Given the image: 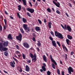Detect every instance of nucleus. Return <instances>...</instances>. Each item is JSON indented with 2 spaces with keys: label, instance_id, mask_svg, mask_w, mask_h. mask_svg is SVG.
<instances>
[{
  "label": "nucleus",
  "instance_id": "1",
  "mask_svg": "<svg viewBox=\"0 0 75 75\" xmlns=\"http://www.w3.org/2000/svg\"><path fill=\"white\" fill-rule=\"evenodd\" d=\"M55 35L56 37H57L60 39H63L64 37L61 33H58L57 31H55Z\"/></svg>",
  "mask_w": 75,
  "mask_h": 75
},
{
  "label": "nucleus",
  "instance_id": "2",
  "mask_svg": "<svg viewBox=\"0 0 75 75\" xmlns=\"http://www.w3.org/2000/svg\"><path fill=\"white\" fill-rule=\"evenodd\" d=\"M23 28H24V30H25L26 32L27 33H28L30 31V28L28 27L27 25L25 24H23Z\"/></svg>",
  "mask_w": 75,
  "mask_h": 75
},
{
  "label": "nucleus",
  "instance_id": "3",
  "mask_svg": "<svg viewBox=\"0 0 75 75\" xmlns=\"http://www.w3.org/2000/svg\"><path fill=\"white\" fill-rule=\"evenodd\" d=\"M22 37H23V35H22L20 33L18 36H16V39L19 41V42L20 43V42L21 41Z\"/></svg>",
  "mask_w": 75,
  "mask_h": 75
},
{
  "label": "nucleus",
  "instance_id": "4",
  "mask_svg": "<svg viewBox=\"0 0 75 75\" xmlns=\"http://www.w3.org/2000/svg\"><path fill=\"white\" fill-rule=\"evenodd\" d=\"M8 49L6 47H4L2 45H0V50L1 51H7Z\"/></svg>",
  "mask_w": 75,
  "mask_h": 75
},
{
  "label": "nucleus",
  "instance_id": "5",
  "mask_svg": "<svg viewBox=\"0 0 75 75\" xmlns=\"http://www.w3.org/2000/svg\"><path fill=\"white\" fill-rule=\"evenodd\" d=\"M50 58L51 61L54 64V65H57V63H56L55 61V60H54V59H53L52 56L51 54L50 55Z\"/></svg>",
  "mask_w": 75,
  "mask_h": 75
},
{
  "label": "nucleus",
  "instance_id": "6",
  "mask_svg": "<svg viewBox=\"0 0 75 75\" xmlns=\"http://www.w3.org/2000/svg\"><path fill=\"white\" fill-rule=\"evenodd\" d=\"M68 69L69 71V73L70 74H71V72H74V70H73V69L72 68H71V67H69V68H68Z\"/></svg>",
  "mask_w": 75,
  "mask_h": 75
},
{
  "label": "nucleus",
  "instance_id": "7",
  "mask_svg": "<svg viewBox=\"0 0 75 75\" xmlns=\"http://www.w3.org/2000/svg\"><path fill=\"white\" fill-rule=\"evenodd\" d=\"M26 10H27V11H30V13H33L34 12V9L32 8H26Z\"/></svg>",
  "mask_w": 75,
  "mask_h": 75
},
{
  "label": "nucleus",
  "instance_id": "8",
  "mask_svg": "<svg viewBox=\"0 0 75 75\" xmlns=\"http://www.w3.org/2000/svg\"><path fill=\"white\" fill-rule=\"evenodd\" d=\"M23 46L25 47V48H30V45L28 44V43L25 42L23 43Z\"/></svg>",
  "mask_w": 75,
  "mask_h": 75
},
{
  "label": "nucleus",
  "instance_id": "9",
  "mask_svg": "<svg viewBox=\"0 0 75 75\" xmlns=\"http://www.w3.org/2000/svg\"><path fill=\"white\" fill-rule=\"evenodd\" d=\"M29 55L31 58H37V56L35 53L34 55L32 53H30Z\"/></svg>",
  "mask_w": 75,
  "mask_h": 75
},
{
  "label": "nucleus",
  "instance_id": "10",
  "mask_svg": "<svg viewBox=\"0 0 75 75\" xmlns=\"http://www.w3.org/2000/svg\"><path fill=\"white\" fill-rule=\"evenodd\" d=\"M16 65V63H15V62L14 61H13V62H10V64L11 65V67H12V68H14L15 67V66L14 65Z\"/></svg>",
  "mask_w": 75,
  "mask_h": 75
},
{
  "label": "nucleus",
  "instance_id": "11",
  "mask_svg": "<svg viewBox=\"0 0 75 75\" xmlns=\"http://www.w3.org/2000/svg\"><path fill=\"white\" fill-rule=\"evenodd\" d=\"M53 3L55 4L57 7H59V6H60V4L58 2L57 4L54 1H53Z\"/></svg>",
  "mask_w": 75,
  "mask_h": 75
},
{
  "label": "nucleus",
  "instance_id": "12",
  "mask_svg": "<svg viewBox=\"0 0 75 75\" xmlns=\"http://www.w3.org/2000/svg\"><path fill=\"white\" fill-rule=\"evenodd\" d=\"M52 45L54 47H57V43L55 40H53L52 42Z\"/></svg>",
  "mask_w": 75,
  "mask_h": 75
},
{
  "label": "nucleus",
  "instance_id": "13",
  "mask_svg": "<svg viewBox=\"0 0 75 75\" xmlns=\"http://www.w3.org/2000/svg\"><path fill=\"white\" fill-rule=\"evenodd\" d=\"M42 58L43 61H44L46 62H47V58L45 56V55H44L43 56H42Z\"/></svg>",
  "mask_w": 75,
  "mask_h": 75
},
{
  "label": "nucleus",
  "instance_id": "14",
  "mask_svg": "<svg viewBox=\"0 0 75 75\" xmlns=\"http://www.w3.org/2000/svg\"><path fill=\"white\" fill-rule=\"evenodd\" d=\"M67 29L69 32H71V30H72V29H71V27L69 26V25H67Z\"/></svg>",
  "mask_w": 75,
  "mask_h": 75
},
{
  "label": "nucleus",
  "instance_id": "15",
  "mask_svg": "<svg viewBox=\"0 0 75 75\" xmlns=\"http://www.w3.org/2000/svg\"><path fill=\"white\" fill-rule=\"evenodd\" d=\"M8 42L7 41L6 42H5L4 43H3V45H4V47H7L8 46Z\"/></svg>",
  "mask_w": 75,
  "mask_h": 75
},
{
  "label": "nucleus",
  "instance_id": "16",
  "mask_svg": "<svg viewBox=\"0 0 75 75\" xmlns=\"http://www.w3.org/2000/svg\"><path fill=\"white\" fill-rule=\"evenodd\" d=\"M25 70L27 72H29L30 71V68L27 65L26 66Z\"/></svg>",
  "mask_w": 75,
  "mask_h": 75
},
{
  "label": "nucleus",
  "instance_id": "17",
  "mask_svg": "<svg viewBox=\"0 0 75 75\" xmlns=\"http://www.w3.org/2000/svg\"><path fill=\"white\" fill-rule=\"evenodd\" d=\"M8 38L9 40H13V38H12V36L11 35V34H9L8 36Z\"/></svg>",
  "mask_w": 75,
  "mask_h": 75
},
{
  "label": "nucleus",
  "instance_id": "18",
  "mask_svg": "<svg viewBox=\"0 0 75 75\" xmlns=\"http://www.w3.org/2000/svg\"><path fill=\"white\" fill-rule=\"evenodd\" d=\"M51 25H52V23L48 22V27L49 28H51Z\"/></svg>",
  "mask_w": 75,
  "mask_h": 75
},
{
  "label": "nucleus",
  "instance_id": "19",
  "mask_svg": "<svg viewBox=\"0 0 75 75\" xmlns=\"http://www.w3.org/2000/svg\"><path fill=\"white\" fill-rule=\"evenodd\" d=\"M23 2V4L24 6H27V3H26V0H22Z\"/></svg>",
  "mask_w": 75,
  "mask_h": 75
},
{
  "label": "nucleus",
  "instance_id": "20",
  "mask_svg": "<svg viewBox=\"0 0 75 75\" xmlns=\"http://www.w3.org/2000/svg\"><path fill=\"white\" fill-rule=\"evenodd\" d=\"M67 38L68 39H69V40H72V37L69 35H67Z\"/></svg>",
  "mask_w": 75,
  "mask_h": 75
},
{
  "label": "nucleus",
  "instance_id": "21",
  "mask_svg": "<svg viewBox=\"0 0 75 75\" xmlns=\"http://www.w3.org/2000/svg\"><path fill=\"white\" fill-rule=\"evenodd\" d=\"M66 41L67 42V45H69V42H70V40L68 39H67L66 40Z\"/></svg>",
  "mask_w": 75,
  "mask_h": 75
},
{
  "label": "nucleus",
  "instance_id": "22",
  "mask_svg": "<svg viewBox=\"0 0 75 75\" xmlns=\"http://www.w3.org/2000/svg\"><path fill=\"white\" fill-rule=\"evenodd\" d=\"M35 30L36 31H40V27H36L35 28Z\"/></svg>",
  "mask_w": 75,
  "mask_h": 75
},
{
  "label": "nucleus",
  "instance_id": "23",
  "mask_svg": "<svg viewBox=\"0 0 75 75\" xmlns=\"http://www.w3.org/2000/svg\"><path fill=\"white\" fill-rule=\"evenodd\" d=\"M38 42L37 44V45L38 47H40V46H41V43H40V42L39 41H38Z\"/></svg>",
  "mask_w": 75,
  "mask_h": 75
},
{
  "label": "nucleus",
  "instance_id": "24",
  "mask_svg": "<svg viewBox=\"0 0 75 75\" xmlns=\"http://www.w3.org/2000/svg\"><path fill=\"white\" fill-rule=\"evenodd\" d=\"M36 61H37V58L35 57L32 59V61L33 62H35Z\"/></svg>",
  "mask_w": 75,
  "mask_h": 75
},
{
  "label": "nucleus",
  "instance_id": "25",
  "mask_svg": "<svg viewBox=\"0 0 75 75\" xmlns=\"http://www.w3.org/2000/svg\"><path fill=\"white\" fill-rule=\"evenodd\" d=\"M18 10H19V11H20V10H21V5H19L18 6Z\"/></svg>",
  "mask_w": 75,
  "mask_h": 75
},
{
  "label": "nucleus",
  "instance_id": "26",
  "mask_svg": "<svg viewBox=\"0 0 75 75\" xmlns=\"http://www.w3.org/2000/svg\"><path fill=\"white\" fill-rule=\"evenodd\" d=\"M20 31L21 32V33H22V34H24V30H23V29L22 28H20Z\"/></svg>",
  "mask_w": 75,
  "mask_h": 75
},
{
  "label": "nucleus",
  "instance_id": "27",
  "mask_svg": "<svg viewBox=\"0 0 75 75\" xmlns=\"http://www.w3.org/2000/svg\"><path fill=\"white\" fill-rule=\"evenodd\" d=\"M57 72L58 75H60V70L58 69H57Z\"/></svg>",
  "mask_w": 75,
  "mask_h": 75
},
{
  "label": "nucleus",
  "instance_id": "28",
  "mask_svg": "<svg viewBox=\"0 0 75 75\" xmlns=\"http://www.w3.org/2000/svg\"><path fill=\"white\" fill-rule=\"evenodd\" d=\"M23 20L24 23H26V22H27V20L24 18H23Z\"/></svg>",
  "mask_w": 75,
  "mask_h": 75
},
{
  "label": "nucleus",
  "instance_id": "29",
  "mask_svg": "<svg viewBox=\"0 0 75 75\" xmlns=\"http://www.w3.org/2000/svg\"><path fill=\"white\" fill-rule=\"evenodd\" d=\"M42 68L44 71H46V68H45V67H42Z\"/></svg>",
  "mask_w": 75,
  "mask_h": 75
},
{
  "label": "nucleus",
  "instance_id": "30",
  "mask_svg": "<svg viewBox=\"0 0 75 75\" xmlns=\"http://www.w3.org/2000/svg\"><path fill=\"white\" fill-rule=\"evenodd\" d=\"M52 67L53 69H55V66L54 64H52Z\"/></svg>",
  "mask_w": 75,
  "mask_h": 75
},
{
  "label": "nucleus",
  "instance_id": "31",
  "mask_svg": "<svg viewBox=\"0 0 75 75\" xmlns=\"http://www.w3.org/2000/svg\"><path fill=\"white\" fill-rule=\"evenodd\" d=\"M4 54L6 57H7V55L8 54V53L6 52H4Z\"/></svg>",
  "mask_w": 75,
  "mask_h": 75
},
{
  "label": "nucleus",
  "instance_id": "32",
  "mask_svg": "<svg viewBox=\"0 0 75 75\" xmlns=\"http://www.w3.org/2000/svg\"><path fill=\"white\" fill-rule=\"evenodd\" d=\"M17 15L18 17L19 18H21V16H20V14L18 13V12L17 13Z\"/></svg>",
  "mask_w": 75,
  "mask_h": 75
},
{
  "label": "nucleus",
  "instance_id": "33",
  "mask_svg": "<svg viewBox=\"0 0 75 75\" xmlns=\"http://www.w3.org/2000/svg\"><path fill=\"white\" fill-rule=\"evenodd\" d=\"M47 11L49 12V13H51V9H50V8H48L47 9Z\"/></svg>",
  "mask_w": 75,
  "mask_h": 75
},
{
  "label": "nucleus",
  "instance_id": "34",
  "mask_svg": "<svg viewBox=\"0 0 75 75\" xmlns=\"http://www.w3.org/2000/svg\"><path fill=\"white\" fill-rule=\"evenodd\" d=\"M38 21L39 23H40V24H42V22H41V20L40 19H38Z\"/></svg>",
  "mask_w": 75,
  "mask_h": 75
},
{
  "label": "nucleus",
  "instance_id": "35",
  "mask_svg": "<svg viewBox=\"0 0 75 75\" xmlns=\"http://www.w3.org/2000/svg\"><path fill=\"white\" fill-rule=\"evenodd\" d=\"M23 57L24 59H25V55L24 54H22Z\"/></svg>",
  "mask_w": 75,
  "mask_h": 75
},
{
  "label": "nucleus",
  "instance_id": "36",
  "mask_svg": "<svg viewBox=\"0 0 75 75\" xmlns=\"http://www.w3.org/2000/svg\"><path fill=\"white\" fill-rule=\"evenodd\" d=\"M3 29V28L2 27V26H1V25H0V31L1 32V31H2V30Z\"/></svg>",
  "mask_w": 75,
  "mask_h": 75
},
{
  "label": "nucleus",
  "instance_id": "37",
  "mask_svg": "<svg viewBox=\"0 0 75 75\" xmlns=\"http://www.w3.org/2000/svg\"><path fill=\"white\" fill-rule=\"evenodd\" d=\"M57 44H58V45L59 47H61V45H60V43H59V42L58 41H57Z\"/></svg>",
  "mask_w": 75,
  "mask_h": 75
},
{
  "label": "nucleus",
  "instance_id": "38",
  "mask_svg": "<svg viewBox=\"0 0 75 75\" xmlns=\"http://www.w3.org/2000/svg\"><path fill=\"white\" fill-rule=\"evenodd\" d=\"M68 56V55L67 54H65V59H66V60H67L68 59V57H67V56Z\"/></svg>",
  "mask_w": 75,
  "mask_h": 75
},
{
  "label": "nucleus",
  "instance_id": "39",
  "mask_svg": "<svg viewBox=\"0 0 75 75\" xmlns=\"http://www.w3.org/2000/svg\"><path fill=\"white\" fill-rule=\"evenodd\" d=\"M47 74L48 75H51V73L50 71H47Z\"/></svg>",
  "mask_w": 75,
  "mask_h": 75
},
{
  "label": "nucleus",
  "instance_id": "40",
  "mask_svg": "<svg viewBox=\"0 0 75 75\" xmlns=\"http://www.w3.org/2000/svg\"><path fill=\"white\" fill-rule=\"evenodd\" d=\"M49 38L50 40H51V41H53V38H52L51 36H50Z\"/></svg>",
  "mask_w": 75,
  "mask_h": 75
},
{
  "label": "nucleus",
  "instance_id": "41",
  "mask_svg": "<svg viewBox=\"0 0 75 75\" xmlns=\"http://www.w3.org/2000/svg\"><path fill=\"white\" fill-rule=\"evenodd\" d=\"M27 14L29 17H31V14H30L29 12H27Z\"/></svg>",
  "mask_w": 75,
  "mask_h": 75
},
{
  "label": "nucleus",
  "instance_id": "42",
  "mask_svg": "<svg viewBox=\"0 0 75 75\" xmlns=\"http://www.w3.org/2000/svg\"><path fill=\"white\" fill-rule=\"evenodd\" d=\"M64 30H67V25H64Z\"/></svg>",
  "mask_w": 75,
  "mask_h": 75
},
{
  "label": "nucleus",
  "instance_id": "43",
  "mask_svg": "<svg viewBox=\"0 0 75 75\" xmlns=\"http://www.w3.org/2000/svg\"><path fill=\"white\" fill-rule=\"evenodd\" d=\"M43 66H42V67H46V64L45 63L42 64Z\"/></svg>",
  "mask_w": 75,
  "mask_h": 75
},
{
  "label": "nucleus",
  "instance_id": "44",
  "mask_svg": "<svg viewBox=\"0 0 75 75\" xmlns=\"http://www.w3.org/2000/svg\"><path fill=\"white\" fill-rule=\"evenodd\" d=\"M32 40H33V41H34V42H36V40H35V38L33 37V38L32 39Z\"/></svg>",
  "mask_w": 75,
  "mask_h": 75
},
{
  "label": "nucleus",
  "instance_id": "45",
  "mask_svg": "<svg viewBox=\"0 0 75 75\" xmlns=\"http://www.w3.org/2000/svg\"><path fill=\"white\" fill-rule=\"evenodd\" d=\"M50 33L52 35H53V36H54V33H53V32H52V31H51L50 32Z\"/></svg>",
  "mask_w": 75,
  "mask_h": 75
},
{
  "label": "nucleus",
  "instance_id": "46",
  "mask_svg": "<svg viewBox=\"0 0 75 75\" xmlns=\"http://www.w3.org/2000/svg\"><path fill=\"white\" fill-rule=\"evenodd\" d=\"M19 71V72H21L22 71H23V70H22V69H21V67H20V70H18Z\"/></svg>",
  "mask_w": 75,
  "mask_h": 75
},
{
  "label": "nucleus",
  "instance_id": "47",
  "mask_svg": "<svg viewBox=\"0 0 75 75\" xmlns=\"http://www.w3.org/2000/svg\"><path fill=\"white\" fill-rule=\"evenodd\" d=\"M56 13L57 14H60V12L58 10L56 11Z\"/></svg>",
  "mask_w": 75,
  "mask_h": 75
},
{
  "label": "nucleus",
  "instance_id": "48",
  "mask_svg": "<svg viewBox=\"0 0 75 75\" xmlns=\"http://www.w3.org/2000/svg\"><path fill=\"white\" fill-rule=\"evenodd\" d=\"M4 23L5 25H6V24H7V21H6V20L4 19Z\"/></svg>",
  "mask_w": 75,
  "mask_h": 75
},
{
  "label": "nucleus",
  "instance_id": "49",
  "mask_svg": "<svg viewBox=\"0 0 75 75\" xmlns=\"http://www.w3.org/2000/svg\"><path fill=\"white\" fill-rule=\"evenodd\" d=\"M64 48H65L66 51H67V52H68V49H67V47H65V46Z\"/></svg>",
  "mask_w": 75,
  "mask_h": 75
},
{
  "label": "nucleus",
  "instance_id": "50",
  "mask_svg": "<svg viewBox=\"0 0 75 75\" xmlns=\"http://www.w3.org/2000/svg\"><path fill=\"white\" fill-rule=\"evenodd\" d=\"M33 37H36V35H35V34L34 33H33Z\"/></svg>",
  "mask_w": 75,
  "mask_h": 75
},
{
  "label": "nucleus",
  "instance_id": "51",
  "mask_svg": "<svg viewBox=\"0 0 75 75\" xmlns=\"http://www.w3.org/2000/svg\"><path fill=\"white\" fill-rule=\"evenodd\" d=\"M29 4H30V5L31 7H32L33 6V5H32V4L31 3V2H29Z\"/></svg>",
  "mask_w": 75,
  "mask_h": 75
},
{
  "label": "nucleus",
  "instance_id": "52",
  "mask_svg": "<svg viewBox=\"0 0 75 75\" xmlns=\"http://www.w3.org/2000/svg\"><path fill=\"white\" fill-rule=\"evenodd\" d=\"M62 75H65L64 74V71H62Z\"/></svg>",
  "mask_w": 75,
  "mask_h": 75
},
{
  "label": "nucleus",
  "instance_id": "53",
  "mask_svg": "<svg viewBox=\"0 0 75 75\" xmlns=\"http://www.w3.org/2000/svg\"><path fill=\"white\" fill-rule=\"evenodd\" d=\"M16 47L17 49L18 50L19 49V46H18V45H16Z\"/></svg>",
  "mask_w": 75,
  "mask_h": 75
},
{
  "label": "nucleus",
  "instance_id": "54",
  "mask_svg": "<svg viewBox=\"0 0 75 75\" xmlns=\"http://www.w3.org/2000/svg\"><path fill=\"white\" fill-rule=\"evenodd\" d=\"M9 17H10V18L11 19H12L13 20H14V18H13V17L12 16H9Z\"/></svg>",
  "mask_w": 75,
  "mask_h": 75
},
{
  "label": "nucleus",
  "instance_id": "55",
  "mask_svg": "<svg viewBox=\"0 0 75 75\" xmlns=\"http://www.w3.org/2000/svg\"><path fill=\"white\" fill-rule=\"evenodd\" d=\"M44 22L45 23H47V20H46V19H44Z\"/></svg>",
  "mask_w": 75,
  "mask_h": 75
},
{
  "label": "nucleus",
  "instance_id": "56",
  "mask_svg": "<svg viewBox=\"0 0 75 75\" xmlns=\"http://www.w3.org/2000/svg\"><path fill=\"white\" fill-rule=\"evenodd\" d=\"M68 4H69V6H70V7H72V6L71 3H68Z\"/></svg>",
  "mask_w": 75,
  "mask_h": 75
},
{
  "label": "nucleus",
  "instance_id": "57",
  "mask_svg": "<svg viewBox=\"0 0 75 75\" xmlns=\"http://www.w3.org/2000/svg\"><path fill=\"white\" fill-rule=\"evenodd\" d=\"M16 54H20V52L18 51H16Z\"/></svg>",
  "mask_w": 75,
  "mask_h": 75
},
{
  "label": "nucleus",
  "instance_id": "58",
  "mask_svg": "<svg viewBox=\"0 0 75 75\" xmlns=\"http://www.w3.org/2000/svg\"><path fill=\"white\" fill-rule=\"evenodd\" d=\"M71 55H73V54H74V53L73 52H71Z\"/></svg>",
  "mask_w": 75,
  "mask_h": 75
},
{
  "label": "nucleus",
  "instance_id": "59",
  "mask_svg": "<svg viewBox=\"0 0 75 75\" xmlns=\"http://www.w3.org/2000/svg\"><path fill=\"white\" fill-rule=\"evenodd\" d=\"M65 14L68 17H69V15H68V14L67 13H65Z\"/></svg>",
  "mask_w": 75,
  "mask_h": 75
},
{
  "label": "nucleus",
  "instance_id": "60",
  "mask_svg": "<svg viewBox=\"0 0 75 75\" xmlns=\"http://www.w3.org/2000/svg\"><path fill=\"white\" fill-rule=\"evenodd\" d=\"M52 11H55V10H54V8H52Z\"/></svg>",
  "mask_w": 75,
  "mask_h": 75
},
{
  "label": "nucleus",
  "instance_id": "61",
  "mask_svg": "<svg viewBox=\"0 0 75 75\" xmlns=\"http://www.w3.org/2000/svg\"><path fill=\"white\" fill-rule=\"evenodd\" d=\"M62 46L64 49V51H65V47H64V45H62Z\"/></svg>",
  "mask_w": 75,
  "mask_h": 75
},
{
  "label": "nucleus",
  "instance_id": "62",
  "mask_svg": "<svg viewBox=\"0 0 75 75\" xmlns=\"http://www.w3.org/2000/svg\"><path fill=\"white\" fill-rule=\"evenodd\" d=\"M37 49L38 50V51H40V49L38 48V47L37 48Z\"/></svg>",
  "mask_w": 75,
  "mask_h": 75
},
{
  "label": "nucleus",
  "instance_id": "63",
  "mask_svg": "<svg viewBox=\"0 0 75 75\" xmlns=\"http://www.w3.org/2000/svg\"><path fill=\"white\" fill-rule=\"evenodd\" d=\"M13 59H14V60L15 61H17V59H16L15 58H14V57H13Z\"/></svg>",
  "mask_w": 75,
  "mask_h": 75
},
{
  "label": "nucleus",
  "instance_id": "64",
  "mask_svg": "<svg viewBox=\"0 0 75 75\" xmlns=\"http://www.w3.org/2000/svg\"><path fill=\"white\" fill-rule=\"evenodd\" d=\"M5 13L6 14H7V15L8 14V13L7 12V11H5Z\"/></svg>",
  "mask_w": 75,
  "mask_h": 75
}]
</instances>
